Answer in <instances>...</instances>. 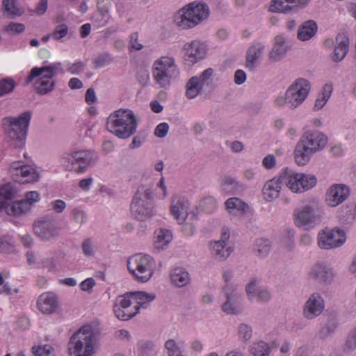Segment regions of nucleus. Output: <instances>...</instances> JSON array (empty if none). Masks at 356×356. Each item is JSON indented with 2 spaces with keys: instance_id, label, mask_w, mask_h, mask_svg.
Instances as JSON below:
<instances>
[{
  "instance_id": "obj_48",
  "label": "nucleus",
  "mask_w": 356,
  "mask_h": 356,
  "mask_svg": "<svg viewBox=\"0 0 356 356\" xmlns=\"http://www.w3.org/2000/svg\"><path fill=\"white\" fill-rule=\"evenodd\" d=\"M255 298L259 302H267L271 299L272 293L268 289L259 287L257 291Z\"/></svg>"
},
{
  "instance_id": "obj_45",
  "label": "nucleus",
  "mask_w": 356,
  "mask_h": 356,
  "mask_svg": "<svg viewBox=\"0 0 356 356\" xmlns=\"http://www.w3.org/2000/svg\"><path fill=\"white\" fill-rule=\"evenodd\" d=\"M237 334L240 341L246 343L252 338V328L247 323H241L237 328Z\"/></svg>"
},
{
  "instance_id": "obj_37",
  "label": "nucleus",
  "mask_w": 356,
  "mask_h": 356,
  "mask_svg": "<svg viewBox=\"0 0 356 356\" xmlns=\"http://www.w3.org/2000/svg\"><path fill=\"white\" fill-rule=\"evenodd\" d=\"M271 250V242L264 238H259L255 240L253 245V252L259 258H266Z\"/></svg>"
},
{
  "instance_id": "obj_5",
  "label": "nucleus",
  "mask_w": 356,
  "mask_h": 356,
  "mask_svg": "<svg viewBox=\"0 0 356 356\" xmlns=\"http://www.w3.org/2000/svg\"><path fill=\"white\" fill-rule=\"evenodd\" d=\"M310 90V82L306 79L298 78L287 88L284 95L275 99L274 104L277 108L296 109L305 101Z\"/></svg>"
},
{
  "instance_id": "obj_20",
  "label": "nucleus",
  "mask_w": 356,
  "mask_h": 356,
  "mask_svg": "<svg viewBox=\"0 0 356 356\" xmlns=\"http://www.w3.org/2000/svg\"><path fill=\"white\" fill-rule=\"evenodd\" d=\"M10 171L13 179L21 184L34 182L39 178L35 168L29 165L24 164L21 161L13 162L10 165Z\"/></svg>"
},
{
  "instance_id": "obj_3",
  "label": "nucleus",
  "mask_w": 356,
  "mask_h": 356,
  "mask_svg": "<svg viewBox=\"0 0 356 356\" xmlns=\"http://www.w3.org/2000/svg\"><path fill=\"white\" fill-rule=\"evenodd\" d=\"M210 10L207 4L193 1L179 10L174 16L175 24L182 29H190L207 20Z\"/></svg>"
},
{
  "instance_id": "obj_59",
  "label": "nucleus",
  "mask_w": 356,
  "mask_h": 356,
  "mask_svg": "<svg viewBox=\"0 0 356 356\" xmlns=\"http://www.w3.org/2000/svg\"><path fill=\"white\" fill-rule=\"evenodd\" d=\"M328 100L329 99L318 95L315 101L313 110L315 111L321 110L324 107V106L326 104Z\"/></svg>"
},
{
  "instance_id": "obj_61",
  "label": "nucleus",
  "mask_w": 356,
  "mask_h": 356,
  "mask_svg": "<svg viewBox=\"0 0 356 356\" xmlns=\"http://www.w3.org/2000/svg\"><path fill=\"white\" fill-rule=\"evenodd\" d=\"M246 74L242 70H238L235 72L234 74V82L237 85H241L246 80Z\"/></svg>"
},
{
  "instance_id": "obj_7",
  "label": "nucleus",
  "mask_w": 356,
  "mask_h": 356,
  "mask_svg": "<svg viewBox=\"0 0 356 356\" xmlns=\"http://www.w3.org/2000/svg\"><path fill=\"white\" fill-rule=\"evenodd\" d=\"M61 63H54L41 67H33L27 76V82H31L38 78L34 83L35 90L41 95H45L54 88L55 82L53 77L58 72H63Z\"/></svg>"
},
{
  "instance_id": "obj_9",
  "label": "nucleus",
  "mask_w": 356,
  "mask_h": 356,
  "mask_svg": "<svg viewBox=\"0 0 356 356\" xmlns=\"http://www.w3.org/2000/svg\"><path fill=\"white\" fill-rule=\"evenodd\" d=\"M152 74L158 85L161 88H168L171 82L179 76L175 58L170 56H161L153 64Z\"/></svg>"
},
{
  "instance_id": "obj_38",
  "label": "nucleus",
  "mask_w": 356,
  "mask_h": 356,
  "mask_svg": "<svg viewBox=\"0 0 356 356\" xmlns=\"http://www.w3.org/2000/svg\"><path fill=\"white\" fill-rule=\"evenodd\" d=\"M220 188L222 191L234 194L240 189L243 188V184L231 176H224L220 181Z\"/></svg>"
},
{
  "instance_id": "obj_64",
  "label": "nucleus",
  "mask_w": 356,
  "mask_h": 356,
  "mask_svg": "<svg viewBox=\"0 0 356 356\" xmlns=\"http://www.w3.org/2000/svg\"><path fill=\"white\" fill-rule=\"evenodd\" d=\"M47 8V0H40L37 5L34 12L38 15H43Z\"/></svg>"
},
{
  "instance_id": "obj_49",
  "label": "nucleus",
  "mask_w": 356,
  "mask_h": 356,
  "mask_svg": "<svg viewBox=\"0 0 356 356\" xmlns=\"http://www.w3.org/2000/svg\"><path fill=\"white\" fill-rule=\"evenodd\" d=\"M52 350L49 345L35 346L32 348V353L35 356H49Z\"/></svg>"
},
{
  "instance_id": "obj_47",
  "label": "nucleus",
  "mask_w": 356,
  "mask_h": 356,
  "mask_svg": "<svg viewBox=\"0 0 356 356\" xmlns=\"http://www.w3.org/2000/svg\"><path fill=\"white\" fill-rule=\"evenodd\" d=\"M15 82L11 79H3L0 81V96H3L13 90Z\"/></svg>"
},
{
  "instance_id": "obj_57",
  "label": "nucleus",
  "mask_w": 356,
  "mask_h": 356,
  "mask_svg": "<svg viewBox=\"0 0 356 356\" xmlns=\"http://www.w3.org/2000/svg\"><path fill=\"white\" fill-rule=\"evenodd\" d=\"M262 164L266 169H272L276 165L275 157L273 154H268L263 159Z\"/></svg>"
},
{
  "instance_id": "obj_27",
  "label": "nucleus",
  "mask_w": 356,
  "mask_h": 356,
  "mask_svg": "<svg viewBox=\"0 0 356 356\" xmlns=\"http://www.w3.org/2000/svg\"><path fill=\"white\" fill-rule=\"evenodd\" d=\"M289 51L286 38L284 35H277L274 38L273 46L268 54L270 63H276L282 60Z\"/></svg>"
},
{
  "instance_id": "obj_13",
  "label": "nucleus",
  "mask_w": 356,
  "mask_h": 356,
  "mask_svg": "<svg viewBox=\"0 0 356 356\" xmlns=\"http://www.w3.org/2000/svg\"><path fill=\"white\" fill-rule=\"evenodd\" d=\"M280 177L286 186L295 193H302L314 187L316 177L311 174L298 172L286 168L280 174Z\"/></svg>"
},
{
  "instance_id": "obj_62",
  "label": "nucleus",
  "mask_w": 356,
  "mask_h": 356,
  "mask_svg": "<svg viewBox=\"0 0 356 356\" xmlns=\"http://www.w3.org/2000/svg\"><path fill=\"white\" fill-rule=\"evenodd\" d=\"M93 183V179L92 177H88L86 179H81L79 182V187L83 191H88L90 188L91 185Z\"/></svg>"
},
{
  "instance_id": "obj_10",
  "label": "nucleus",
  "mask_w": 356,
  "mask_h": 356,
  "mask_svg": "<svg viewBox=\"0 0 356 356\" xmlns=\"http://www.w3.org/2000/svg\"><path fill=\"white\" fill-rule=\"evenodd\" d=\"M155 268V260L148 254H136L127 261L128 270L138 282H148L152 277Z\"/></svg>"
},
{
  "instance_id": "obj_14",
  "label": "nucleus",
  "mask_w": 356,
  "mask_h": 356,
  "mask_svg": "<svg viewBox=\"0 0 356 356\" xmlns=\"http://www.w3.org/2000/svg\"><path fill=\"white\" fill-rule=\"evenodd\" d=\"M346 241V232L338 227L324 228L317 236V244L321 249L332 250L341 246Z\"/></svg>"
},
{
  "instance_id": "obj_52",
  "label": "nucleus",
  "mask_w": 356,
  "mask_h": 356,
  "mask_svg": "<svg viewBox=\"0 0 356 356\" xmlns=\"http://www.w3.org/2000/svg\"><path fill=\"white\" fill-rule=\"evenodd\" d=\"M85 64L81 61H77L67 65V71L72 74H79L84 70Z\"/></svg>"
},
{
  "instance_id": "obj_30",
  "label": "nucleus",
  "mask_w": 356,
  "mask_h": 356,
  "mask_svg": "<svg viewBox=\"0 0 356 356\" xmlns=\"http://www.w3.org/2000/svg\"><path fill=\"white\" fill-rule=\"evenodd\" d=\"M35 234L42 240H51L58 236V229L50 220H40L34 224Z\"/></svg>"
},
{
  "instance_id": "obj_1",
  "label": "nucleus",
  "mask_w": 356,
  "mask_h": 356,
  "mask_svg": "<svg viewBox=\"0 0 356 356\" xmlns=\"http://www.w3.org/2000/svg\"><path fill=\"white\" fill-rule=\"evenodd\" d=\"M327 144V137L321 131L309 129L303 133L296 145L293 154L296 164L307 165L312 156L322 151Z\"/></svg>"
},
{
  "instance_id": "obj_22",
  "label": "nucleus",
  "mask_w": 356,
  "mask_h": 356,
  "mask_svg": "<svg viewBox=\"0 0 356 356\" xmlns=\"http://www.w3.org/2000/svg\"><path fill=\"white\" fill-rule=\"evenodd\" d=\"M213 74V70L207 68L200 76H192L186 83V96L189 99L196 97L202 91L203 86L209 83Z\"/></svg>"
},
{
  "instance_id": "obj_15",
  "label": "nucleus",
  "mask_w": 356,
  "mask_h": 356,
  "mask_svg": "<svg viewBox=\"0 0 356 356\" xmlns=\"http://www.w3.org/2000/svg\"><path fill=\"white\" fill-rule=\"evenodd\" d=\"M222 291L226 300L221 306L222 311L229 315L241 314L243 310V298L236 285L232 283L227 284L222 288Z\"/></svg>"
},
{
  "instance_id": "obj_60",
  "label": "nucleus",
  "mask_w": 356,
  "mask_h": 356,
  "mask_svg": "<svg viewBox=\"0 0 356 356\" xmlns=\"http://www.w3.org/2000/svg\"><path fill=\"white\" fill-rule=\"evenodd\" d=\"M190 348L195 353H200L204 348V344L200 339H193L190 342Z\"/></svg>"
},
{
  "instance_id": "obj_58",
  "label": "nucleus",
  "mask_w": 356,
  "mask_h": 356,
  "mask_svg": "<svg viewBox=\"0 0 356 356\" xmlns=\"http://www.w3.org/2000/svg\"><path fill=\"white\" fill-rule=\"evenodd\" d=\"M72 217L74 220L79 223H83L86 220L85 212L79 209H74L72 211Z\"/></svg>"
},
{
  "instance_id": "obj_21",
  "label": "nucleus",
  "mask_w": 356,
  "mask_h": 356,
  "mask_svg": "<svg viewBox=\"0 0 356 356\" xmlns=\"http://www.w3.org/2000/svg\"><path fill=\"white\" fill-rule=\"evenodd\" d=\"M325 300L317 292L312 293L302 307V316L307 320L318 317L325 309Z\"/></svg>"
},
{
  "instance_id": "obj_26",
  "label": "nucleus",
  "mask_w": 356,
  "mask_h": 356,
  "mask_svg": "<svg viewBox=\"0 0 356 356\" xmlns=\"http://www.w3.org/2000/svg\"><path fill=\"white\" fill-rule=\"evenodd\" d=\"M39 311L44 314L56 313L59 309V302L57 296L51 292L41 294L37 301Z\"/></svg>"
},
{
  "instance_id": "obj_6",
  "label": "nucleus",
  "mask_w": 356,
  "mask_h": 356,
  "mask_svg": "<svg viewBox=\"0 0 356 356\" xmlns=\"http://www.w3.org/2000/svg\"><path fill=\"white\" fill-rule=\"evenodd\" d=\"M131 211L139 221H145L156 214L151 186L141 185L138 188L131 202Z\"/></svg>"
},
{
  "instance_id": "obj_51",
  "label": "nucleus",
  "mask_w": 356,
  "mask_h": 356,
  "mask_svg": "<svg viewBox=\"0 0 356 356\" xmlns=\"http://www.w3.org/2000/svg\"><path fill=\"white\" fill-rule=\"evenodd\" d=\"M68 33V29L66 24H61L56 26L53 33L52 38L56 40H59L64 38Z\"/></svg>"
},
{
  "instance_id": "obj_39",
  "label": "nucleus",
  "mask_w": 356,
  "mask_h": 356,
  "mask_svg": "<svg viewBox=\"0 0 356 356\" xmlns=\"http://www.w3.org/2000/svg\"><path fill=\"white\" fill-rule=\"evenodd\" d=\"M14 196V191L10 185L6 184L0 187V213L6 212Z\"/></svg>"
},
{
  "instance_id": "obj_40",
  "label": "nucleus",
  "mask_w": 356,
  "mask_h": 356,
  "mask_svg": "<svg viewBox=\"0 0 356 356\" xmlns=\"http://www.w3.org/2000/svg\"><path fill=\"white\" fill-rule=\"evenodd\" d=\"M317 31V25L314 21H307L305 22L299 29L298 38L302 41H306L311 39Z\"/></svg>"
},
{
  "instance_id": "obj_23",
  "label": "nucleus",
  "mask_w": 356,
  "mask_h": 356,
  "mask_svg": "<svg viewBox=\"0 0 356 356\" xmlns=\"http://www.w3.org/2000/svg\"><path fill=\"white\" fill-rule=\"evenodd\" d=\"M309 280L322 284L330 285L334 278L333 268L324 262H317L312 266L308 273Z\"/></svg>"
},
{
  "instance_id": "obj_18",
  "label": "nucleus",
  "mask_w": 356,
  "mask_h": 356,
  "mask_svg": "<svg viewBox=\"0 0 356 356\" xmlns=\"http://www.w3.org/2000/svg\"><path fill=\"white\" fill-rule=\"evenodd\" d=\"M230 230L224 227L221 229L220 239L211 241L209 249L215 259L225 261L233 252V248L229 244Z\"/></svg>"
},
{
  "instance_id": "obj_28",
  "label": "nucleus",
  "mask_w": 356,
  "mask_h": 356,
  "mask_svg": "<svg viewBox=\"0 0 356 356\" xmlns=\"http://www.w3.org/2000/svg\"><path fill=\"white\" fill-rule=\"evenodd\" d=\"M188 202L181 196L172 197L170 206V213L179 224L184 223L188 216Z\"/></svg>"
},
{
  "instance_id": "obj_16",
  "label": "nucleus",
  "mask_w": 356,
  "mask_h": 356,
  "mask_svg": "<svg viewBox=\"0 0 356 356\" xmlns=\"http://www.w3.org/2000/svg\"><path fill=\"white\" fill-rule=\"evenodd\" d=\"M40 200V194L37 191L26 193L23 200L10 201L5 212L6 214L14 217H19L26 214L33 206Z\"/></svg>"
},
{
  "instance_id": "obj_41",
  "label": "nucleus",
  "mask_w": 356,
  "mask_h": 356,
  "mask_svg": "<svg viewBox=\"0 0 356 356\" xmlns=\"http://www.w3.org/2000/svg\"><path fill=\"white\" fill-rule=\"evenodd\" d=\"M183 342H177L173 339H168L164 348L168 356H186L182 350Z\"/></svg>"
},
{
  "instance_id": "obj_29",
  "label": "nucleus",
  "mask_w": 356,
  "mask_h": 356,
  "mask_svg": "<svg viewBox=\"0 0 356 356\" xmlns=\"http://www.w3.org/2000/svg\"><path fill=\"white\" fill-rule=\"evenodd\" d=\"M225 207L231 218H238L245 215L249 210L248 203L238 197H229L225 202Z\"/></svg>"
},
{
  "instance_id": "obj_11",
  "label": "nucleus",
  "mask_w": 356,
  "mask_h": 356,
  "mask_svg": "<svg viewBox=\"0 0 356 356\" xmlns=\"http://www.w3.org/2000/svg\"><path fill=\"white\" fill-rule=\"evenodd\" d=\"M94 161V153L88 149L72 150L63 153L59 162L69 171L84 173Z\"/></svg>"
},
{
  "instance_id": "obj_33",
  "label": "nucleus",
  "mask_w": 356,
  "mask_h": 356,
  "mask_svg": "<svg viewBox=\"0 0 356 356\" xmlns=\"http://www.w3.org/2000/svg\"><path fill=\"white\" fill-rule=\"evenodd\" d=\"M349 46V39L344 34H338L336 37V47L332 59L334 62L341 61L346 56Z\"/></svg>"
},
{
  "instance_id": "obj_4",
  "label": "nucleus",
  "mask_w": 356,
  "mask_h": 356,
  "mask_svg": "<svg viewBox=\"0 0 356 356\" xmlns=\"http://www.w3.org/2000/svg\"><path fill=\"white\" fill-rule=\"evenodd\" d=\"M137 122L132 111L119 109L107 119V130L117 137L126 139L136 131Z\"/></svg>"
},
{
  "instance_id": "obj_12",
  "label": "nucleus",
  "mask_w": 356,
  "mask_h": 356,
  "mask_svg": "<svg viewBox=\"0 0 356 356\" xmlns=\"http://www.w3.org/2000/svg\"><path fill=\"white\" fill-rule=\"evenodd\" d=\"M293 216L296 227L309 229L321 221L323 211L318 202L313 200L296 209Z\"/></svg>"
},
{
  "instance_id": "obj_36",
  "label": "nucleus",
  "mask_w": 356,
  "mask_h": 356,
  "mask_svg": "<svg viewBox=\"0 0 356 356\" xmlns=\"http://www.w3.org/2000/svg\"><path fill=\"white\" fill-rule=\"evenodd\" d=\"M172 240V232L166 229H159L154 232V248L158 250L165 248Z\"/></svg>"
},
{
  "instance_id": "obj_19",
  "label": "nucleus",
  "mask_w": 356,
  "mask_h": 356,
  "mask_svg": "<svg viewBox=\"0 0 356 356\" xmlns=\"http://www.w3.org/2000/svg\"><path fill=\"white\" fill-rule=\"evenodd\" d=\"M207 51L206 44L199 40L187 42L182 47L183 59L188 65H193L205 58Z\"/></svg>"
},
{
  "instance_id": "obj_44",
  "label": "nucleus",
  "mask_w": 356,
  "mask_h": 356,
  "mask_svg": "<svg viewBox=\"0 0 356 356\" xmlns=\"http://www.w3.org/2000/svg\"><path fill=\"white\" fill-rule=\"evenodd\" d=\"M138 356H157L156 346L152 341H144L139 344Z\"/></svg>"
},
{
  "instance_id": "obj_31",
  "label": "nucleus",
  "mask_w": 356,
  "mask_h": 356,
  "mask_svg": "<svg viewBox=\"0 0 356 356\" xmlns=\"http://www.w3.org/2000/svg\"><path fill=\"white\" fill-rule=\"evenodd\" d=\"M309 0H272L270 10L274 13H288L300 6H304Z\"/></svg>"
},
{
  "instance_id": "obj_42",
  "label": "nucleus",
  "mask_w": 356,
  "mask_h": 356,
  "mask_svg": "<svg viewBox=\"0 0 356 356\" xmlns=\"http://www.w3.org/2000/svg\"><path fill=\"white\" fill-rule=\"evenodd\" d=\"M2 3L5 14L10 18L20 16L24 13V10L15 0H3Z\"/></svg>"
},
{
  "instance_id": "obj_25",
  "label": "nucleus",
  "mask_w": 356,
  "mask_h": 356,
  "mask_svg": "<svg viewBox=\"0 0 356 356\" xmlns=\"http://www.w3.org/2000/svg\"><path fill=\"white\" fill-rule=\"evenodd\" d=\"M266 44L262 42H254L247 49L245 67L250 71L255 69L266 51Z\"/></svg>"
},
{
  "instance_id": "obj_35",
  "label": "nucleus",
  "mask_w": 356,
  "mask_h": 356,
  "mask_svg": "<svg viewBox=\"0 0 356 356\" xmlns=\"http://www.w3.org/2000/svg\"><path fill=\"white\" fill-rule=\"evenodd\" d=\"M170 280L173 285L177 287H183L190 283L189 273L183 268H175L170 273Z\"/></svg>"
},
{
  "instance_id": "obj_17",
  "label": "nucleus",
  "mask_w": 356,
  "mask_h": 356,
  "mask_svg": "<svg viewBox=\"0 0 356 356\" xmlns=\"http://www.w3.org/2000/svg\"><path fill=\"white\" fill-rule=\"evenodd\" d=\"M133 302L130 293L118 296L113 304L115 316L122 321H128L134 317L138 312Z\"/></svg>"
},
{
  "instance_id": "obj_32",
  "label": "nucleus",
  "mask_w": 356,
  "mask_h": 356,
  "mask_svg": "<svg viewBox=\"0 0 356 356\" xmlns=\"http://www.w3.org/2000/svg\"><path fill=\"white\" fill-rule=\"evenodd\" d=\"M282 182L280 176L278 178H273L265 183L262 193L266 201L272 202L279 197Z\"/></svg>"
},
{
  "instance_id": "obj_53",
  "label": "nucleus",
  "mask_w": 356,
  "mask_h": 356,
  "mask_svg": "<svg viewBox=\"0 0 356 356\" xmlns=\"http://www.w3.org/2000/svg\"><path fill=\"white\" fill-rule=\"evenodd\" d=\"M129 48L139 51L143 48V45L138 42V33H133L129 36Z\"/></svg>"
},
{
  "instance_id": "obj_50",
  "label": "nucleus",
  "mask_w": 356,
  "mask_h": 356,
  "mask_svg": "<svg viewBox=\"0 0 356 356\" xmlns=\"http://www.w3.org/2000/svg\"><path fill=\"white\" fill-rule=\"evenodd\" d=\"M257 284L258 280L253 279L245 286L247 296L250 300H253L257 295Z\"/></svg>"
},
{
  "instance_id": "obj_34",
  "label": "nucleus",
  "mask_w": 356,
  "mask_h": 356,
  "mask_svg": "<svg viewBox=\"0 0 356 356\" xmlns=\"http://www.w3.org/2000/svg\"><path fill=\"white\" fill-rule=\"evenodd\" d=\"M135 307H137V312H139L140 308H147L149 303L153 301L156 296L152 293H146L144 291H135L130 293Z\"/></svg>"
},
{
  "instance_id": "obj_46",
  "label": "nucleus",
  "mask_w": 356,
  "mask_h": 356,
  "mask_svg": "<svg viewBox=\"0 0 356 356\" xmlns=\"http://www.w3.org/2000/svg\"><path fill=\"white\" fill-rule=\"evenodd\" d=\"M81 250L85 257L92 258L96 254L95 241L91 238H85L81 245Z\"/></svg>"
},
{
  "instance_id": "obj_55",
  "label": "nucleus",
  "mask_w": 356,
  "mask_h": 356,
  "mask_svg": "<svg viewBox=\"0 0 356 356\" xmlns=\"http://www.w3.org/2000/svg\"><path fill=\"white\" fill-rule=\"evenodd\" d=\"M169 125L168 123L162 122L158 124L154 130V134L159 138H163L168 134Z\"/></svg>"
},
{
  "instance_id": "obj_56",
  "label": "nucleus",
  "mask_w": 356,
  "mask_h": 356,
  "mask_svg": "<svg viewBox=\"0 0 356 356\" xmlns=\"http://www.w3.org/2000/svg\"><path fill=\"white\" fill-rule=\"evenodd\" d=\"M25 29V26L21 23H10L6 28L7 32L20 33H22Z\"/></svg>"
},
{
  "instance_id": "obj_63",
  "label": "nucleus",
  "mask_w": 356,
  "mask_h": 356,
  "mask_svg": "<svg viewBox=\"0 0 356 356\" xmlns=\"http://www.w3.org/2000/svg\"><path fill=\"white\" fill-rule=\"evenodd\" d=\"M51 207L56 213H61L65 209L66 204L61 200H56L51 202Z\"/></svg>"
},
{
  "instance_id": "obj_24",
  "label": "nucleus",
  "mask_w": 356,
  "mask_h": 356,
  "mask_svg": "<svg viewBox=\"0 0 356 356\" xmlns=\"http://www.w3.org/2000/svg\"><path fill=\"white\" fill-rule=\"evenodd\" d=\"M350 190L344 184H334L326 192L325 202L332 207H335L343 202L349 196Z\"/></svg>"
},
{
  "instance_id": "obj_8",
  "label": "nucleus",
  "mask_w": 356,
  "mask_h": 356,
  "mask_svg": "<svg viewBox=\"0 0 356 356\" xmlns=\"http://www.w3.org/2000/svg\"><path fill=\"white\" fill-rule=\"evenodd\" d=\"M31 118V113L29 111L22 113L18 117H6L3 120L5 131L16 148L24 146L25 138L28 127Z\"/></svg>"
},
{
  "instance_id": "obj_54",
  "label": "nucleus",
  "mask_w": 356,
  "mask_h": 356,
  "mask_svg": "<svg viewBox=\"0 0 356 356\" xmlns=\"http://www.w3.org/2000/svg\"><path fill=\"white\" fill-rule=\"evenodd\" d=\"M356 346V332H351L344 345V350L347 352L352 351Z\"/></svg>"
},
{
  "instance_id": "obj_43",
  "label": "nucleus",
  "mask_w": 356,
  "mask_h": 356,
  "mask_svg": "<svg viewBox=\"0 0 356 356\" xmlns=\"http://www.w3.org/2000/svg\"><path fill=\"white\" fill-rule=\"evenodd\" d=\"M270 351V346L264 341L254 342L250 347L252 356H269Z\"/></svg>"
},
{
  "instance_id": "obj_2",
  "label": "nucleus",
  "mask_w": 356,
  "mask_h": 356,
  "mask_svg": "<svg viewBox=\"0 0 356 356\" xmlns=\"http://www.w3.org/2000/svg\"><path fill=\"white\" fill-rule=\"evenodd\" d=\"M99 337L92 327H81L70 339L69 356H93L99 349Z\"/></svg>"
}]
</instances>
